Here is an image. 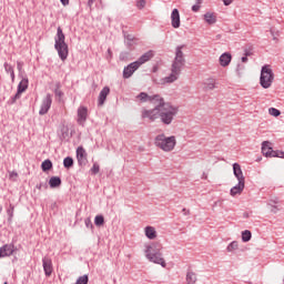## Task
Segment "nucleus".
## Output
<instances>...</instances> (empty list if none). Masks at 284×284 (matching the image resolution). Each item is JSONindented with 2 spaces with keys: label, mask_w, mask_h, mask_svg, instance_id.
<instances>
[{
  "label": "nucleus",
  "mask_w": 284,
  "mask_h": 284,
  "mask_svg": "<svg viewBox=\"0 0 284 284\" xmlns=\"http://www.w3.org/2000/svg\"><path fill=\"white\" fill-rule=\"evenodd\" d=\"M179 114V109L172 104H164L162 109H151V110H142V119H149V121H156L160 119L163 125H172V121H174V116Z\"/></svg>",
  "instance_id": "nucleus-1"
},
{
  "label": "nucleus",
  "mask_w": 284,
  "mask_h": 284,
  "mask_svg": "<svg viewBox=\"0 0 284 284\" xmlns=\"http://www.w3.org/2000/svg\"><path fill=\"white\" fill-rule=\"evenodd\" d=\"M185 65V58L183 57V45H180L175 50V58L171 67V74L164 78L165 83H174L181 75V70Z\"/></svg>",
  "instance_id": "nucleus-2"
},
{
  "label": "nucleus",
  "mask_w": 284,
  "mask_h": 284,
  "mask_svg": "<svg viewBox=\"0 0 284 284\" xmlns=\"http://www.w3.org/2000/svg\"><path fill=\"white\" fill-rule=\"evenodd\" d=\"M163 246L159 242H154L150 245L145 246V257L151 263H155L156 265H161V267H166L165 258H163V253H161Z\"/></svg>",
  "instance_id": "nucleus-3"
},
{
  "label": "nucleus",
  "mask_w": 284,
  "mask_h": 284,
  "mask_svg": "<svg viewBox=\"0 0 284 284\" xmlns=\"http://www.w3.org/2000/svg\"><path fill=\"white\" fill-rule=\"evenodd\" d=\"M54 41V49L57 50L59 58L61 61H65V59H68L69 49L68 43H65V34L63 33V29H61V27H58L57 29Z\"/></svg>",
  "instance_id": "nucleus-4"
},
{
  "label": "nucleus",
  "mask_w": 284,
  "mask_h": 284,
  "mask_svg": "<svg viewBox=\"0 0 284 284\" xmlns=\"http://www.w3.org/2000/svg\"><path fill=\"white\" fill-rule=\"evenodd\" d=\"M154 143L156 148H160V150H163V152H172L176 145V138L172 136H165V134H159L154 139Z\"/></svg>",
  "instance_id": "nucleus-5"
},
{
  "label": "nucleus",
  "mask_w": 284,
  "mask_h": 284,
  "mask_svg": "<svg viewBox=\"0 0 284 284\" xmlns=\"http://www.w3.org/2000/svg\"><path fill=\"white\" fill-rule=\"evenodd\" d=\"M274 82V72L270 68V65L262 67L260 83L262 88L267 90V88H272V83Z\"/></svg>",
  "instance_id": "nucleus-6"
},
{
  "label": "nucleus",
  "mask_w": 284,
  "mask_h": 284,
  "mask_svg": "<svg viewBox=\"0 0 284 284\" xmlns=\"http://www.w3.org/2000/svg\"><path fill=\"white\" fill-rule=\"evenodd\" d=\"M28 78H23L20 83L18 84V90L17 93L10 98V100L8 101L9 105H14V103H17V101H19V99H21V93L26 92L28 90Z\"/></svg>",
  "instance_id": "nucleus-7"
},
{
  "label": "nucleus",
  "mask_w": 284,
  "mask_h": 284,
  "mask_svg": "<svg viewBox=\"0 0 284 284\" xmlns=\"http://www.w3.org/2000/svg\"><path fill=\"white\" fill-rule=\"evenodd\" d=\"M50 108H52V94L48 93L40 105L39 114L43 116L50 112Z\"/></svg>",
  "instance_id": "nucleus-8"
},
{
  "label": "nucleus",
  "mask_w": 284,
  "mask_h": 284,
  "mask_svg": "<svg viewBox=\"0 0 284 284\" xmlns=\"http://www.w3.org/2000/svg\"><path fill=\"white\" fill-rule=\"evenodd\" d=\"M149 103H153V105H155L153 110H156V112L159 110H161L162 108H164L165 105L170 104V103L165 102L163 97H161L159 94L151 95Z\"/></svg>",
  "instance_id": "nucleus-9"
},
{
  "label": "nucleus",
  "mask_w": 284,
  "mask_h": 284,
  "mask_svg": "<svg viewBox=\"0 0 284 284\" xmlns=\"http://www.w3.org/2000/svg\"><path fill=\"white\" fill-rule=\"evenodd\" d=\"M77 159L79 165H88V153L85 152V149H83V146H79L77 149Z\"/></svg>",
  "instance_id": "nucleus-10"
},
{
  "label": "nucleus",
  "mask_w": 284,
  "mask_h": 284,
  "mask_svg": "<svg viewBox=\"0 0 284 284\" xmlns=\"http://www.w3.org/2000/svg\"><path fill=\"white\" fill-rule=\"evenodd\" d=\"M138 68H141V67L139 65V63L136 61L130 63L123 70V78L124 79H130V77H132V74H134V72H136Z\"/></svg>",
  "instance_id": "nucleus-11"
},
{
  "label": "nucleus",
  "mask_w": 284,
  "mask_h": 284,
  "mask_svg": "<svg viewBox=\"0 0 284 284\" xmlns=\"http://www.w3.org/2000/svg\"><path fill=\"white\" fill-rule=\"evenodd\" d=\"M14 244H4L0 247V258H6V256H12L14 254Z\"/></svg>",
  "instance_id": "nucleus-12"
},
{
  "label": "nucleus",
  "mask_w": 284,
  "mask_h": 284,
  "mask_svg": "<svg viewBox=\"0 0 284 284\" xmlns=\"http://www.w3.org/2000/svg\"><path fill=\"white\" fill-rule=\"evenodd\" d=\"M171 26L175 29L181 28V13L179 12V9H173L171 13Z\"/></svg>",
  "instance_id": "nucleus-13"
},
{
  "label": "nucleus",
  "mask_w": 284,
  "mask_h": 284,
  "mask_svg": "<svg viewBox=\"0 0 284 284\" xmlns=\"http://www.w3.org/2000/svg\"><path fill=\"white\" fill-rule=\"evenodd\" d=\"M78 124L79 125H85V122L88 121V108L80 106L78 109Z\"/></svg>",
  "instance_id": "nucleus-14"
},
{
  "label": "nucleus",
  "mask_w": 284,
  "mask_h": 284,
  "mask_svg": "<svg viewBox=\"0 0 284 284\" xmlns=\"http://www.w3.org/2000/svg\"><path fill=\"white\" fill-rule=\"evenodd\" d=\"M42 265H43L45 276H52V272H53L52 260L50 257H43Z\"/></svg>",
  "instance_id": "nucleus-15"
},
{
  "label": "nucleus",
  "mask_w": 284,
  "mask_h": 284,
  "mask_svg": "<svg viewBox=\"0 0 284 284\" xmlns=\"http://www.w3.org/2000/svg\"><path fill=\"white\" fill-rule=\"evenodd\" d=\"M151 59H154V51L152 50L143 53L135 62L141 67L143 63H148Z\"/></svg>",
  "instance_id": "nucleus-16"
},
{
  "label": "nucleus",
  "mask_w": 284,
  "mask_h": 284,
  "mask_svg": "<svg viewBox=\"0 0 284 284\" xmlns=\"http://www.w3.org/2000/svg\"><path fill=\"white\" fill-rule=\"evenodd\" d=\"M110 94V87H104L99 94L98 98V105H104L105 104V100L108 99V95Z\"/></svg>",
  "instance_id": "nucleus-17"
},
{
  "label": "nucleus",
  "mask_w": 284,
  "mask_h": 284,
  "mask_svg": "<svg viewBox=\"0 0 284 284\" xmlns=\"http://www.w3.org/2000/svg\"><path fill=\"white\" fill-rule=\"evenodd\" d=\"M274 149H272V146H270V142L268 141H264L262 143V154L264 156L271 158L274 155Z\"/></svg>",
  "instance_id": "nucleus-18"
},
{
  "label": "nucleus",
  "mask_w": 284,
  "mask_h": 284,
  "mask_svg": "<svg viewBox=\"0 0 284 284\" xmlns=\"http://www.w3.org/2000/svg\"><path fill=\"white\" fill-rule=\"evenodd\" d=\"M245 190V181L239 180V183L231 189V196H236V194H241Z\"/></svg>",
  "instance_id": "nucleus-19"
},
{
  "label": "nucleus",
  "mask_w": 284,
  "mask_h": 284,
  "mask_svg": "<svg viewBox=\"0 0 284 284\" xmlns=\"http://www.w3.org/2000/svg\"><path fill=\"white\" fill-rule=\"evenodd\" d=\"M278 203H281V200L277 196L271 197L268 200L267 205L270 207H272L271 209L272 214H276L278 212V210H280L278 206H277Z\"/></svg>",
  "instance_id": "nucleus-20"
},
{
  "label": "nucleus",
  "mask_w": 284,
  "mask_h": 284,
  "mask_svg": "<svg viewBox=\"0 0 284 284\" xmlns=\"http://www.w3.org/2000/svg\"><path fill=\"white\" fill-rule=\"evenodd\" d=\"M230 63H232V54L230 53H223L220 57V64L222 65V68H227V65H230Z\"/></svg>",
  "instance_id": "nucleus-21"
},
{
  "label": "nucleus",
  "mask_w": 284,
  "mask_h": 284,
  "mask_svg": "<svg viewBox=\"0 0 284 284\" xmlns=\"http://www.w3.org/2000/svg\"><path fill=\"white\" fill-rule=\"evenodd\" d=\"M233 173L237 181H245V176H243V171L241 170V165L239 163L233 164Z\"/></svg>",
  "instance_id": "nucleus-22"
},
{
  "label": "nucleus",
  "mask_w": 284,
  "mask_h": 284,
  "mask_svg": "<svg viewBox=\"0 0 284 284\" xmlns=\"http://www.w3.org/2000/svg\"><path fill=\"white\" fill-rule=\"evenodd\" d=\"M144 234L146 239L154 241V239H156V229H154V226H146L144 229Z\"/></svg>",
  "instance_id": "nucleus-23"
},
{
  "label": "nucleus",
  "mask_w": 284,
  "mask_h": 284,
  "mask_svg": "<svg viewBox=\"0 0 284 284\" xmlns=\"http://www.w3.org/2000/svg\"><path fill=\"white\" fill-rule=\"evenodd\" d=\"M204 21H206L209 26H214V23H216V14L212 12H206L204 14Z\"/></svg>",
  "instance_id": "nucleus-24"
},
{
  "label": "nucleus",
  "mask_w": 284,
  "mask_h": 284,
  "mask_svg": "<svg viewBox=\"0 0 284 284\" xmlns=\"http://www.w3.org/2000/svg\"><path fill=\"white\" fill-rule=\"evenodd\" d=\"M49 185H50L51 189L60 187V185H61V178H59V176H52V178L49 180Z\"/></svg>",
  "instance_id": "nucleus-25"
},
{
  "label": "nucleus",
  "mask_w": 284,
  "mask_h": 284,
  "mask_svg": "<svg viewBox=\"0 0 284 284\" xmlns=\"http://www.w3.org/2000/svg\"><path fill=\"white\" fill-rule=\"evenodd\" d=\"M186 283L187 284H195L196 283V273L189 271L186 273Z\"/></svg>",
  "instance_id": "nucleus-26"
},
{
  "label": "nucleus",
  "mask_w": 284,
  "mask_h": 284,
  "mask_svg": "<svg viewBox=\"0 0 284 284\" xmlns=\"http://www.w3.org/2000/svg\"><path fill=\"white\" fill-rule=\"evenodd\" d=\"M214 88H216V80H214V79H209L204 83V90H214Z\"/></svg>",
  "instance_id": "nucleus-27"
},
{
  "label": "nucleus",
  "mask_w": 284,
  "mask_h": 284,
  "mask_svg": "<svg viewBox=\"0 0 284 284\" xmlns=\"http://www.w3.org/2000/svg\"><path fill=\"white\" fill-rule=\"evenodd\" d=\"M73 165H74V160H73L71 156L64 158V160H63V166H64L67 170H70V168H73Z\"/></svg>",
  "instance_id": "nucleus-28"
},
{
  "label": "nucleus",
  "mask_w": 284,
  "mask_h": 284,
  "mask_svg": "<svg viewBox=\"0 0 284 284\" xmlns=\"http://www.w3.org/2000/svg\"><path fill=\"white\" fill-rule=\"evenodd\" d=\"M136 99L142 101V103H148L150 102L151 95L145 92H141L140 94L136 95Z\"/></svg>",
  "instance_id": "nucleus-29"
},
{
  "label": "nucleus",
  "mask_w": 284,
  "mask_h": 284,
  "mask_svg": "<svg viewBox=\"0 0 284 284\" xmlns=\"http://www.w3.org/2000/svg\"><path fill=\"white\" fill-rule=\"evenodd\" d=\"M94 225H97V227H101V225H105V217H103V215H97L94 217Z\"/></svg>",
  "instance_id": "nucleus-30"
},
{
  "label": "nucleus",
  "mask_w": 284,
  "mask_h": 284,
  "mask_svg": "<svg viewBox=\"0 0 284 284\" xmlns=\"http://www.w3.org/2000/svg\"><path fill=\"white\" fill-rule=\"evenodd\" d=\"M242 241L244 243H248V241H252V232L248 230H245L242 232Z\"/></svg>",
  "instance_id": "nucleus-31"
},
{
  "label": "nucleus",
  "mask_w": 284,
  "mask_h": 284,
  "mask_svg": "<svg viewBox=\"0 0 284 284\" xmlns=\"http://www.w3.org/2000/svg\"><path fill=\"white\" fill-rule=\"evenodd\" d=\"M42 172H50V169L52 168V161L44 160L41 164Z\"/></svg>",
  "instance_id": "nucleus-32"
},
{
  "label": "nucleus",
  "mask_w": 284,
  "mask_h": 284,
  "mask_svg": "<svg viewBox=\"0 0 284 284\" xmlns=\"http://www.w3.org/2000/svg\"><path fill=\"white\" fill-rule=\"evenodd\" d=\"M7 214H8V221H12L14 219V205L10 204L9 207L7 209Z\"/></svg>",
  "instance_id": "nucleus-33"
},
{
  "label": "nucleus",
  "mask_w": 284,
  "mask_h": 284,
  "mask_svg": "<svg viewBox=\"0 0 284 284\" xmlns=\"http://www.w3.org/2000/svg\"><path fill=\"white\" fill-rule=\"evenodd\" d=\"M226 250L227 252H234L235 250H239V242L234 241L230 243Z\"/></svg>",
  "instance_id": "nucleus-34"
},
{
  "label": "nucleus",
  "mask_w": 284,
  "mask_h": 284,
  "mask_svg": "<svg viewBox=\"0 0 284 284\" xmlns=\"http://www.w3.org/2000/svg\"><path fill=\"white\" fill-rule=\"evenodd\" d=\"M268 113L271 114V116H281V111L276 108L268 109Z\"/></svg>",
  "instance_id": "nucleus-35"
},
{
  "label": "nucleus",
  "mask_w": 284,
  "mask_h": 284,
  "mask_svg": "<svg viewBox=\"0 0 284 284\" xmlns=\"http://www.w3.org/2000/svg\"><path fill=\"white\" fill-rule=\"evenodd\" d=\"M90 172L91 174H99V172H101V166H99V163H94Z\"/></svg>",
  "instance_id": "nucleus-36"
},
{
  "label": "nucleus",
  "mask_w": 284,
  "mask_h": 284,
  "mask_svg": "<svg viewBox=\"0 0 284 284\" xmlns=\"http://www.w3.org/2000/svg\"><path fill=\"white\" fill-rule=\"evenodd\" d=\"M60 88H61V84L58 83L57 89L54 90V94H55V97H59V99H61L63 97V91H61Z\"/></svg>",
  "instance_id": "nucleus-37"
},
{
  "label": "nucleus",
  "mask_w": 284,
  "mask_h": 284,
  "mask_svg": "<svg viewBox=\"0 0 284 284\" xmlns=\"http://www.w3.org/2000/svg\"><path fill=\"white\" fill-rule=\"evenodd\" d=\"M85 227H89L90 230H94V224H92V220L90 217H87L84 220Z\"/></svg>",
  "instance_id": "nucleus-38"
},
{
  "label": "nucleus",
  "mask_w": 284,
  "mask_h": 284,
  "mask_svg": "<svg viewBox=\"0 0 284 284\" xmlns=\"http://www.w3.org/2000/svg\"><path fill=\"white\" fill-rule=\"evenodd\" d=\"M272 158L284 159V152L283 151H273Z\"/></svg>",
  "instance_id": "nucleus-39"
},
{
  "label": "nucleus",
  "mask_w": 284,
  "mask_h": 284,
  "mask_svg": "<svg viewBox=\"0 0 284 284\" xmlns=\"http://www.w3.org/2000/svg\"><path fill=\"white\" fill-rule=\"evenodd\" d=\"M9 179L10 181H17V179H19V173H17L16 171L10 172Z\"/></svg>",
  "instance_id": "nucleus-40"
},
{
  "label": "nucleus",
  "mask_w": 284,
  "mask_h": 284,
  "mask_svg": "<svg viewBox=\"0 0 284 284\" xmlns=\"http://www.w3.org/2000/svg\"><path fill=\"white\" fill-rule=\"evenodd\" d=\"M36 187H37V190H48V183L41 182V183L37 184Z\"/></svg>",
  "instance_id": "nucleus-41"
},
{
  "label": "nucleus",
  "mask_w": 284,
  "mask_h": 284,
  "mask_svg": "<svg viewBox=\"0 0 284 284\" xmlns=\"http://www.w3.org/2000/svg\"><path fill=\"white\" fill-rule=\"evenodd\" d=\"M4 70L6 72H9V74L14 71L12 65L8 64V62L4 63Z\"/></svg>",
  "instance_id": "nucleus-42"
},
{
  "label": "nucleus",
  "mask_w": 284,
  "mask_h": 284,
  "mask_svg": "<svg viewBox=\"0 0 284 284\" xmlns=\"http://www.w3.org/2000/svg\"><path fill=\"white\" fill-rule=\"evenodd\" d=\"M145 0H139L138 2H136V6H138V8L140 9V10H142V8L145 6Z\"/></svg>",
  "instance_id": "nucleus-43"
},
{
  "label": "nucleus",
  "mask_w": 284,
  "mask_h": 284,
  "mask_svg": "<svg viewBox=\"0 0 284 284\" xmlns=\"http://www.w3.org/2000/svg\"><path fill=\"white\" fill-rule=\"evenodd\" d=\"M271 34H272V37H273V41L278 42V38H276V37L280 36V34H278V31H277L276 33H274V30L271 29Z\"/></svg>",
  "instance_id": "nucleus-44"
},
{
  "label": "nucleus",
  "mask_w": 284,
  "mask_h": 284,
  "mask_svg": "<svg viewBox=\"0 0 284 284\" xmlns=\"http://www.w3.org/2000/svg\"><path fill=\"white\" fill-rule=\"evenodd\" d=\"M193 12H199L201 10V3H196L192 7Z\"/></svg>",
  "instance_id": "nucleus-45"
},
{
  "label": "nucleus",
  "mask_w": 284,
  "mask_h": 284,
  "mask_svg": "<svg viewBox=\"0 0 284 284\" xmlns=\"http://www.w3.org/2000/svg\"><path fill=\"white\" fill-rule=\"evenodd\" d=\"M126 40H128V41H131V45H132V42H133V41H136V39H135L134 36H132V34H128V36H126Z\"/></svg>",
  "instance_id": "nucleus-46"
},
{
  "label": "nucleus",
  "mask_w": 284,
  "mask_h": 284,
  "mask_svg": "<svg viewBox=\"0 0 284 284\" xmlns=\"http://www.w3.org/2000/svg\"><path fill=\"white\" fill-rule=\"evenodd\" d=\"M62 6H70V0H60Z\"/></svg>",
  "instance_id": "nucleus-47"
},
{
  "label": "nucleus",
  "mask_w": 284,
  "mask_h": 284,
  "mask_svg": "<svg viewBox=\"0 0 284 284\" xmlns=\"http://www.w3.org/2000/svg\"><path fill=\"white\" fill-rule=\"evenodd\" d=\"M234 0H223L224 6H231Z\"/></svg>",
  "instance_id": "nucleus-48"
},
{
  "label": "nucleus",
  "mask_w": 284,
  "mask_h": 284,
  "mask_svg": "<svg viewBox=\"0 0 284 284\" xmlns=\"http://www.w3.org/2000/svg\"><path fill=\"white\" fill-rule=\"evenodd\" d=\"M244 57H246V58L252 57V52H250L248 50H245L244 51Z\"/></svg>",
  "instance_id": "nucleus-49"
},
{
  "label": "nucleus",
  "mask_w": 284,
  "mask_h": 284,
  "mask_svg": "<svg viewBox=\"0 0 284 284\" xmlns=\"http://www.w3.org/2000/svg\"><path fill=\"white\" fill-rule=\"evenodd\" d=\"M182 212L184 213L185 216H187V214H190V210H187V209H183Z\"/></svg>",
  "instance_id": "nucleus-50"
},
{
  "label": "nucleus",
  "mask_w": 284,
  "mask_h": 284,
  "mask_svg": "<svg viewBox=\"0 0 284 284\" xmlns=\"http://www.w3.org/2000/svg\"><path fill=\"white\" fill-rule=\"evenodd\" d=\"M93 3H94V0H89V1H88L89 8H92Z\"/></svg>",
  "instance_id": "nucleus-51"
},
{
  "label": "nucleus",
  "mask_w": 284,
  "mask_h": 284,
  "mask_svg": "<svg viewBox=\"0 0 284 284\" xmlns=\"http://www.w3.org/2000/svg\"><path fill=\"white\" fill-rule=\"evenodd\" d=\"M242 63H247V57H242Z\"/></svg>",
  "instance_id": "nucleus-52"
},
{
  "label": "nucleus",
  "mask_w": 284,
  "mask_h": 284,
  "mask_svg": "<svg viewBox=\"0 0 284 284\" xmlns=\"http://www.w3.org/2000/svg\"><path fill=\"white\" fill-rule=\"evenodd\" d=\"M10 77H11L12 81H14V71L10 72Z\"/></svg>",
  "instance_id": "nucleus-53"
},
{
  "label": "nucleus",
  "mask_w": 284,
  "mask_h": 284,
  "mask_svg": "<svg viewBox=\"0 0 284 284\" xmlns=\"http://www.w3.org/2000/svg\"><path fill=\"white\" fill-rule=\"evenodd\" d=\"M244 68H245L244 65H242V67H241V64L237 65V70H243Z\"/></svg>",
  "instance_id": "nucleus-54"
},
{
  "label": "nucleus",
  "mask_w": 284,
  "mask_h": 284,
  "mask_svg": "<svg viewBox=\"0 0 284 284\" xmlns=\"http://www.w3.org/2000/svg\"><path fill=\"white\" fill-rule=\"evenodd\" d=\"M18 70H21V62H18Z\"/></svg>",
  "instance_id": "nucleus-55"
},
{
  "label": "nucleus",
  "mask_w": 284,
  "mask_h": 284,
  "mask_svg": "<svg viewBox=\"0 0 284 284\" xmlns=\"http://www.w3.org/2000/svg\"><path fill=\"white\" fill-rule=\"evenodd\" d=\"M196 3H203V0H196Z\"/></svg>",
  "instance_id": "nucleus-56"
},
{
  "label": "nucleus",
  "mask_w": 284,
  "mask_h": 284,
  "mask_svg": "<svg viewBox=\"0 0 284 284\" xmlns=\"http://www.w3.org/2000/svg\"><path fill=\"white\" fill-rule=\"evenodd\" d=\"M108 53H109V54H112V51L109 49V50H108Z\"/></svg>",
  "instance_id": "nucleus-57"
},
{
  "label": "nucleus",
  "mask_w": 284,
  "mask_h": 284,
  "mask_svg": "<svg viewBox=\"0 0 284 284\" xmlns=\"http://www.w3.org/2000/svg\"><path fill=\"white\" fill-rule=\"evenodd\" d=\"M4 284H8V282H4Z\"/></svg>",
  "instance_id": "nucleus-58"
}]
</instances>
